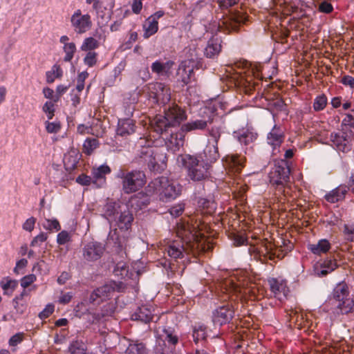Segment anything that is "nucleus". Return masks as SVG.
Wrapping results in <instances>:
<instances>
[{
  "instance_id": "f257e3e1",
  "label": "nucleus",
  "mask_w": 354,
  "mask_h": 354,
  "mask_svg": "<svg viewBox=\"0 0 354 354\" xmlns=\"http://www.w3.org/2000/svg\"><path fill=\"white\" fill-rule=\"evenodd\" d=\"M165 115H156L151 121V126L158 134L165 136V144L168 150L172 152L178 151L184 145L185 131L176 127L187 118L185 112L177 105L165 109Z\"/></svg>"
},
{
  "instance_id": "f03ea898",
  "label": "nucleus",
  "mask_w": 354,
  "mask_h": 354,
  "mask_svg": "<svg viewBox=\"0 0 354 354\" xmlns=\"http://www.w3.org/2000/svg\"><path fill=\"white\" fill-rule=\"evenodd\" d=\"M176 234L178 239L168 241L164 251L171 259L187 263L190 261L189 254L201 247L198 237L189 224L184 223L177 224Z\"/></svg>"
},
{
  "instance_id": "7ed1b4c3",
  "label": "nucleus",
  "mask_w": 354,
  "mask_h": 354,
  "mask_svg": "<svg viewBox=\"0 0 354 354\" xmlns=\"http://www.w3.org/2000/svg\"><path fill=\"white\" fill-rule=\"evenodd\" d=\"M261 66L260 64H252L248 62H240L226 68L227 77L237 86L249 88L254 84L252 83V77H261Z\"/></svg>"
},
{
  "instance_id": "20e7f679",
  "label": "nucleus",
  "mask_w": 354,
  "mask_h": 354,
  "mask_svg": "<svg viewBox=\"0 0 354 354\" xmlns=\"http://www.w3.org/2000/svg\"><path fill=\"white\" fill-rule=\"evenodd\" d=\"M290 169L285 162L275 164L269 173L270 183L275 189L274 196L278 202L284 203L289 201L290 187L289 181Z\"/></svg>"
},
{
  "instance_id": "39448f33",
  "label": "nucleus",
  "mask_w": 354,
  "mask_h": 354,
  "mask_svg": "<svg viewBox=\"0 0 354 354\" xmlns=\"http://www.w3.org/2000/svg\"><path fill=\"white\" fill-rule=\"evenodd\" d=\"M180 191L181 187L177 182L165 176L155 178L148 185L147 190L149 194L157 195L163 202L175 199Z\"/></svg>"
},
{
  "instance_id": "423d86ee",
  "label": "nucleus",
  "mask_w": 354,
  "mask_h": 354,
  "mask_svg": "<svg viewBox=\"0 0 354 354\" xmlns=\"http://www.w3.org/2000/svg\"><path fill=\"white\" fill-rule=\"evenodd\" d=\"M177 161L179 165L187 169V176L192 180L201 181L209 176V165L204 162L201 155H182L178 158Z\"/></svg>"
},
{
  "instance_id": "0eeeda50",
  "label": "nucleus",
  "mask_w": 354,
  "mask_h": 354,
  "mask_svg": "<svg viewBox=\"0 0 354 354\" xmlns=\"http://www.w3.org/2000/svg\"><path fill=\"white\" fill-rule=\"evenodd\" d=\"M225 110V104L218 100H214L203 109V113L207 114V118L192 120L182 126V129L185 132L203 130L206 129L209 124L213 123L215 115H220L224 113Z\"/></svg>"
},
{
  "instance_id": "6e6552de",
  "label": "nucleus",
  "mask_w": 354,
  "mask_h": 354,
  "mask_svg": "<svg viewBox=\"0 0 354 354\" xmlns=\"http://www.w3.org/2000/svg\"><path fill=\"white\" fill-rule=\"evenodd\" d=\"M115 178L122 179V190L126 194L136 192L145 183V175L140 171L127 172L120 169L115 174Z\"/></svg>"
},
{
  "instance_id": "1a4fd4ad",
  "label": "nucleus",
  "mask_w": 354,
  "mask_h": 354,
  "mask_svg": "<svg viewBox=\"0 0 354 354\" xmlns=\"http://www.w3.org/2000/svg\"><path fill=\"white\" fill-rule=\"evenodd\" d=\"M201 66V62L198 59L197 53L194 48L188 58L180 63L176 72L177 82H180L182 86L187 85L190 81L194 69Z\"/></svg>"
},
{
  "instance_id": "9d476101",
  "label": "nucleus",
  "mask_w": 354,
  "mask_h": 354,
  "mask_svg": "<svg viewBox=\"0 0 354 354\" xmlns=\"http://www.w3.org/2000/svg\"><path fill=\"white\" fill-rule=\"evenodd\" d=\"M144 92L153 104L165 105L171 100L170 88L161 82H151L144 87Z\"/></svg>"
},
{
  "instance_id": "9b49d317",
  "label": "nucleus",
  "mask_w": 354,
  "mask_h": 354,
  "mask_svg": "<svg viewBox=\"0 0 354 354\" xmlns=\"http://www.w3.org/2000/svg\"><path fill=\"white\" fill-rule=\"evenodd\" d=\"M122 285L121 282L110 281L95 289L90 295V303L95 304L110 299L115 292H120L122 290Z\"/></svg>"
},
{
  "instance_id": "f8f14e48",
  "label": "nucleus",
  "mask_w": 354,
  "mask_h": 354,
  "mask_svg": "<svg viewBox=\"0 0 354 354\" xmlns=\"http://www.w3.org/2000/svg\"><path fill=\"white\" fill-rule=\"evenodd\" d=\"M160 337L166 342L169 347L165 344V347L159 349L156 348V354H176L173 351L172 348L175 347L179 342V337L177 332L174 328L169 326H164L161 329V333L159 335Z\"/></svg>"
},
{
  "instance_id": "ddd939ff",
  "label": "nucleus",
  "mask_w": 354,
  "mask_h": 354,
  "mask_svg": "<svg viewBox=\"0 0 354 354\" xmlns=\"http://www.w3.org/2000/svg\"><path fill=\"white\" fill-rule=\"evenodd\" d=\"M347 131L342 129L330 133V141L332 146L338 151L346 153L351 150V138L353 134H348Z\"/></svg>"
},
{
  "instance_id": "4468645a",
  "label": "nucleus",
  "mask_w": 354,
  "mask_h": 354,
  "mask_svg": "<svg viewBox=\"0 0 354 354\" xmlns=\"http://www.w3.org/2000/svg\"><path fill=\"white\" fill-rule=\"evenodd\" d=\"M268 283L270 292L275 299L280 301H283L288 299L290 289L286 279L281 277H272L268 279Z\"/></svg>"
},
{
  "instance_id": "2eb2a0df",
  "label": "nucleus",
  "mask_w": 354,
  "mask_h": 354,
  "mask_svg": "<svg viewBox=\"0 0 354 354\" xmlns=\"http://www.w3.org/2000/svg\"><path fill=\"white\" fill-rule=\"evenodd\" d=\"M330 319L333 321L339 320L340 317L348 315L353 311L354 300L351 298L330 302Z\"/></svg>"
},
{
  "instance_id": "dca6fc26",
  "label": "nucleus",
  "mask_w": 354,
  "mask_h": 354,
  "mask_svg": "<svg viewBox=\"0 0 354 354\" xmlns=\"http://www.w3.org/2000/svg\"><path fill=\"white\" fill-rule=\"evenodd\" d=\"M71 24L74 31L77 34H83L92 27L90 15L82 13L80 9L76 10L71 17Z\"/></svg>"
},
{
  "instance_id": "f3484780",
  "label": "nucleus",
  "mask_w": 354,
  "mask_h": 354,
  "mask_svg": "<svg viewBox=\"0 0 354 354\" xmlns=\"http://www.w3.org/2000/svg\"><path fill=\"white\" fill-rule=\"evenodd\" d=\"M284 130L280 126L274 125L267 135V143L272 148V154L277 156L280 153V147L284 140Z\"/></svg>"
},
{
  "instance_id": "a211bd4d",
  "label": "nucleus",
  "mask_w": 354,
  "mask_h": 354,
  "mask_svg": "<svg viewBox=\"0 0 354 354\" xmlns=\"http://www.w3.org/2000/svg\"><path fill=\"white\" fill-rule=\"evenodd\" d=\"M104 252V245L97 241L87 243L83 248V257L88 261H95L101 258Z\"/></svg>"
},
{
  "instance_id": "6ab92c4d",
  "label": "nucleus",
  "mask_w": 354,
  "mask_h": 354,
  "mask_svg": "<svg viewBox=\"0 0 354 354\" xmlns=\"http://www.w3.org/2000/svg\"><path fill=\"white\" fill-rule=\"evenodd\" d=\"M165 15L163 10H158L151 15L142 25L144 38L147 39L156 34L158 30V19Z\"/></svg>"
},
{
  "instance_id": "aec40b11",
  "label": "nucleus",
  "mask_w": 354,
  "mask_h": 354,
  "mask_svg": "<svg viewBox=\"0 0 354 354\" xmlns=\"http://www.w3.org/2000/svg\"><path fill=\"white\" fill-rule=\"evenodd\" d=\"M234 310L228 305L222 306L213 311L212 322L214 325L222 326L232 319Z\"/></svg>"
},
{
  "instance_id": "412c9836",
  "label": "nucleus",
  "mask_w": 354,
  "mask_h": 354,
  "mask_svg": "<svg viewBox=\"0 0 354 354\" xmlns=\"http://www.w3.org/2000/svg\"><path fill=\"white\" fill-rule=\"evenodd\" d=\"M133 221L132 214L127 207H124V209H120L119 214L113 220V225L117 226L121 231H127L131 228Z\"/></svg>"
},
{
  "instance_id": "4be33fe9",
  "label": "nucleus",
  "mask_w": 354,
  "mask_h": 354,
  "mask_svg": "<svg viewBox=\"0 0 354 354\" xmlns=\"http://www.w3.org/2000/svg\"><path fill=\"white\" fill-rule=\"evenodd\" d=\"M111 171V168L106 164L93 167L91 176L93 185L97 188L102 187L106 183V176Z\"/></svg>"
},
{
  "instance_id": "5701e85b",
  "label": "nucleus",
  "mask_w": 354,
  "mask_h": 354,
  "mask_svg": "<svg viewBox=\"0 0 354 354\" xmlns=\"http://www.w3.org/2000/svg\"><path fill=\"white\" fill-rule=\"evenodd\" d=\"M135 121L131 118H120L118 122L116 133L122 137H127L136 132Z\"/></svg>"
},
{
  "instance_id": "b1692460",
  "label": "nucleus",
  "mask_w": 354,
  "mask_h": 354,
  "mask_svg": "<svg viewBox=\"0 0 354 354\" xmlns=\"http://www.w3.org/2000/svg\"><path fill=\"white\" fill-rule=\"evenodd\" d=\"M153 307L149 304L143 305L138 307L132 314L131 319L136 321H140L143 323H149L151 321L153 316Z\"/></svg>"
},
{
  "instance_id": "393cba45",
  "label": "nucleus",
  "mask_w": 354,
  "mask_h": 354,
  "mask_svg": "<svg viewBox=\"0 0 354 354\" xmlns=\"http://www.w3.org/2000/svg\"><path fill=\"white\" fill-rule=\"evenodd\" d=\"M337 268V264L335 260L326 259L315 265L314 272L316 276L322 277L334 271Z\"/></svg>"
},
{
  "instance_id": "a878e982",
  "label": "nucleus",
  "mask_w": 354,
  "mask_h": 354,
  "mask_svg": "<svg viewBox=\"0 0 354 354\" xmlns=\"http://www.w3.org/2000/svg\"><path fill=\"white\" fill-rule=\"evenodd\" d=\"M174 62L173 61H167L162 62L156 60L152 63L151 71L159 77H168L171 74V70Z\"/></svg>"
},
{
  "instance_id": "bb28decb",
  "label": "nucleus",
  "mask_w": 354,
  "mask_h": 354,
  "mask_svg": "<svg viewBox=\"0 0 354 354\" xmlns=\"http://www.w3.org/2000/svg\"><path fill=\"white\" fill-rule=\"evenodd\" d=\"M117 308V304L115 300H111L102 304L100 308L94 313L93 316L95 319L100 321L102 319H106L112 317Z\"/></svg>"
},
{
  "instance_id": "cd10ccee",
  "label": "nucleus",
  "mask_w": 354,
  "mask_h": 354,
  "mask_svg": "<svg viewBox=\"0 0 354 354\" xmlns=\"http://www.w3.org/2000/svg\"><path fill=\"white\" fill-rule=\"evenodd\" d=\"M234 137L241 145H248L257 138V133L252 129L243 128L234 132Z\"/></svg>"
},
{
  "instance_id": "c85d7f7f",
  "label": "nucleus",
  "mask_w": 354,
  "mask_h": 354,
  "mask_svg": "<svg viewBox=\"0 0 354 354\" xmlns=\"http://www.w3.org/2000/svg\"><path fill=\"white\" fill-rule=\"evenodd\" d=\"M221 51V39L220 37L213 35L208 40L207 46L204 50V55L207 58L217 57Z\"/></svg>"
},
{
  "instance_id": "c756f323",
  "label": "nucleus",
  "mask_w": 354,
  "mask_h": 354,
  "mask_svg": "<svg viewBox=\"0 0 354 354\" xmlns=\"http://www.w3.org/2000/svg\"><path fill=\"white\" fill-rule=\"evenodd\" d=\"M203 153L204 162L209 165L216 161L219 158L218 143H216V140H208Z\"/></svg>"
},
{
  "instance_id": "7c9ffc66",
  "label": "nucleus",
  "mask_w": 354,
  "mask_h": 354,
  "mask_svg": "<svg viewBox=\"0 0 354 354\" xmlns=\"http://www.w3.org/2000/svg\"><path fill=\"white\" fill-rule=\"evenodd\" d=\"M349 188L346 185H341L325 195V199L330 203H335L345 198Z\"/></svg>"
},
{
  "instance_id": "2f4dec72",
  "label": "nucleus",
  "mask_w": 354,
  "mask_h": 354,
  "mask_svg": "<svg viewBox=\"0 0 354 354\" xmlns=\"http://www.w3.org/2000/svg\"><path fill=\"white\" fill-rule=\"evenodd\" d=\"M146 344L139 339H128L125 354H148Z\"/></svg>"
},
{
  "instance_id": "473e14b6",
  "label": "nucleus",
  "mask_w": 354,
  "mask_h": 354,
  "mask_svg": "<svg viewBox=\"0 0 354 354\" xmlns=\"http://www.w3.org/2000/svg\"><path fill=\"white\" fill-rule=\"evenodd\" d=\"M121 207L115 202H109L103 207V214H102L105 218L111 225L113 224V220L119 214Z\"/></svg>"
},
{
  "instance_id": "72a5a7b5",
  "label": "nucleus",
  "mask_w": 354,
  "mask_h": 354,
  "mask_svg": "<svg viewBox=\"0 0 354 354\" xmlns=\"http://www.w3.org/2000/svg\"><path fill=\"white\" fill-rule=\"evenodd\" d=\"M140 158L147 164L151 170L156 169L157 162L153 148L149 147L142 148L140 151Z\"/></svg>"
},
{
  "instance_id": "f704fd0d",
  "label": "nucleus",
  "mask_w": 354,
  "mask_h": 354,
  "mask_svg": "<svg viewBox=\"0 0 354 354\" xmlns=\"http://www.w3.org/2000/svg\"><path fill=\"white\" fill-rule=\"evenodd\" d=\"M330 242L325 239H320L317 243L309 244L308 249L315 255L326 253L330 249Z\"/></svg>"
},
{
  "instance_id": "c9c22d12",
  "label": "nucleus",
  "mask_w": 354,
  "mask_h": 354,
  "mask_svg": "<svg viewBox=\"0 0 354 354\" xmlns=\"http://www.w3.org/2000/svg\"><path fill=\"white\" fill-rule=\"evenodd\" d=\"M349 290L347 285L344 283H338L333 291L332 297L330 299V303L332 301H339L344 299H348Z\"/></svg>"
},
{
  "instance_id": "e433bc0d",
  "label": "nucleus",
  "mask_w": 354,
  "mask_h": 354,
  "mask_svg": "<svg viewBox=\"0 0 354 354\" xmlns=\"http://www.w3.org/2000/svg\"><path fill=\"white\" fill-rule=\"evenodd\" d=\"M108 241H112L113 245L118 249V250H127V240L124 236H120L118 232L117 229L111 230L108 236Z\"/></svg>"
},
{
  "instance_id": "4c0bfd02",
  "label": "nucleus",
  "mask_w": 354,
  "mask_h": 354,
  "mask_svg": "<svg viewBox=\"0 0 354 354\" xmlns=\"http://www.w3.org/2000/svg\"><path fill=\"white\" fill-rule=\"evenodd\" d=\"M226 164L235 172H239L243 167L245 158L239 155H230L225 158Z\"/></svg>"
},
{
  "instance_id": "58836bf2",
  "label": "nucleus",
  "mask_w": 354,
  "mask_h": 354,
  "mask_svg": "<svg viewBox=\"0 0 354 354\" xmlns=\"http://www.w3.org/2000/svg\"><path fill=\"white\" fill-rule=\"evenodd\" d=\"M138 94L137 93H134L131 94V99L129 102H125L124 104V118H130L133 113L135 110V104L138 102Z\"/></svg>"
},
{
  "instance_id": "ea45409f",
  "label": "nucleus",
  "mask_w": 354,
  "mask_h": 354,
  "mask_svg": "<svg viewBox=\"0 0 354 354\" xmlns=\"http://www.w3.org/2000/svg\"><path fill=\"white\" fill-rule=\"evenodd\" d=\"M212 124L211 129L208 130V135L211 138L208 140H216V143H218L223 131L224 126L221 122H214V121Z\"/></svg>"
},
{
  "instance_id": "a19ab883",
  "label": "nucleus",
  "mask_w": 354,
  "mask_h": 354,
  "mask_svg": "<svg viewBox=\"0 0 354 354\" xmlns=\"http://www.w3.org/2000/svg\"><path fill=\"white\" fill-rule=\"evenodd\" d=\"M17 281L10 277H4L0 281V285L3 290L4 295H10L17 286Z\"/></svg>"
},
{
  "instance_id": "79ce46f5",
  "label": "nucleus",
  "mask_w": 354,
  "mask_h": 354,
  "mask_svg": "<svg viewBox=\"0 0 354 354\" xmlns=\"http://www.w3.org/2000/svg\"><path fill=\"white\" fill-rule=\"evenodd\" d=\"M79 156L75 151L65 154L63 162L66 169H73L77 166L79 161Z\"/></svg>"
},
{
  "instance_id": "37998d69",
  "label": "nucleus",
  "mask_w": 354,
  "mask_h": 354,
  "mask_svg": "<svg viewBox=\"0 0 354 354\" xmlns=\"http://www.w3.org/2000/svg\"><path fill=\"white\" fill-rule=\"evenodd\" d=\"M116 276L121 279H130L133 277V273L129 272V266L124 263H118L114 270Z\"/></svg>"
},
{
  "instance_id": "c03bdc74",
  "label": "nucleus",
  "mask_w": 354,
  "mask_h": 354,
  "mask_svg": "<svg viewBox=\"0 0 354 354\" xmlns=\"http://www.w3.org/2000/svg\"><path fill=\"white\" fill-rule=\"evenodd\" d=\"M99 46L100 43L96 39L92 37H88L84 39L80 48L82 51L90 52L97 48Z\"/></svg>"
},
{
  "instance_id": "a18cd8bd",
  "label": "nucleus",
  "mask_w": 354,
  "mask_h": 354,
  "mask_svg": "<svg viewBox=\"0 0 354 354\" xmlns=\"http://www.w3.org/2000/svg\"><path fill=\"white\" fill-rule=\"evenodd\" d=\"M62 75V70L61 67L55 64L50 71H47L46 73V82L49 84L53 83L55 78L60 77Z\"/></svg>"
},
{
  "instance_id": "49530a36",
  "label": "nucleus",
  "mask_w": 354,
  "mask_h": 354,
  "mask_svg": "<svg viewBox=\"0 0 354 354\" xmlns=\"http://www.w3.org/2000/svg\"><path fill=\"white\" fill-rule=\"evenodd\" d=\"M328 103V99L324 94L317 95L313 102V109L315 111H320L325 109Z\"/></svg>"
},
{
  "instance_id": "de8ad7c7",
  "label": "nucleus",
  "mask_w": 354,
  "mask_h": 354,
  "mask_svg": "<svg viewBox=\"0 0 354 354\" xmlns=\"http://www.w3.org/2000/svg\"><path fill=\"white\" fill-rule=\"evenodd\" d=\"M342 129L354 134V115L348 113L342 122Z\"/></svg>"
},
{
  "instance_id": "09e8293b",
  "label": "nucleus",
  "mask_w": 354,
  "mask_h": 354,
  "mask_svg": "<svg viewBox=\"0 0 354 354\" xmlns=\"http://www.w3.org/2000/svg\"><path fill=\"white\" fill-rule=\"evenodd\" d=\"M63 50L65 53L64 60L67 62H71L73 58L75 53L76 52V46L74 42L66 44L63 46Z\"/></svg>"
},
{
  "instance_id": "8fccbe9b",
  "label": "nucleus",
  "mask_w": 354,
  "mask_h": 354,
  "mask_svg": "<svg viewBox=\"0 0 354 354\" xmlns=\"http://www.w3.org/2000/svg\"><path fill=\"white\" fill-rule=\"evenodd\" d=\"M99 142L95 138H87L84 142L83 147L84 152L90 155L98 147Z\"/></svg>"
},
{
  "instance_id": "3c124183",
  "label": "nucleus",
  "mask_w": 354,
  "mask_h": 354,
  "mask_svg": "<svg viewBox=\"0 0 354 354\" xmlns=\"http://www.w3.org/2000/svg\"><path fill=\"white\" fill-rule=\"evenodd\" d=\"M192 336L196 343H198L201 339H204L205 338V327L203 325L194 326Z\"/></svg>"
},
{
  "instance_id": "603ef678",
  "label": "nucleus",
  "mask_w": 354,
  "mask_h": 354,
  "mask_svg": "<svg viewBox=\"0 0 354 354\" xmlns=\"http://www.w3.org/2000/svg\"><path fill=\"white\" fill-rule=\"evenodd\" d=\"M42 227L45 230L49 231H52L53 230L59 231L61 229L59 223L56 218H46L42 223Z\"/></svg>"
},
{
  "instance_id": "864d4df0",
  "label": "nucleus",
  "mask_w": 354,
  "mask_h": 354,
  "mask_svg": "<svg viewBox=\"0 0 354 354\" xmlns=\"http://www.w3.org/2000/svg\"><path fill=\"white\" fill-rule=\"evenodd\" d=\"M57 102L46 101L42 106V111L46 115L48 120H51L55 115V104Z\"/></svg>"
},
{
  "instance_id": "5fc2aeb1",
  "label": "nucleus",
  "mask_w": 354,
  "mask_h": 354,
  "mask_svg": "<svg viewBox=\"0 0 354 354\" xmlns=\"http://www.w3.org/2000/svg\"><path fill=\"white\" fill-rule=\"evenodd\" d=\"M198 204L203 209H206L208 213H212L216 209V203L214 200L208 198H201Z\"/></svg>"
},
{
  "instance_id": "6e6d98bb",
  "label": "nucleus",
  "mask_w": 354,
  "mask_h": 354,
  "mask_svg": "<svg viewBox=\"0 0 354 354\" xmlns=\"http://www.w3.org/2000/svg\"><path fill=\"white\" fill-rule=\"evenodd\" d=\"M88 77V73L86 71H82L78 74L77 77V84L75 90L78 93H81L84 88V82Z\"/></svg>"
},
{
  "instance_id": "4d7b16f0",
  "label": "nucleus",
  "mask_w": 354,
  "mask_h": 354,
  "mask_svg": "<svg viewBox=\"0 0 354 354\" xmlns=\"http://www.w3.org/2000/svg\"><path fill=\"white\" fill-rule=\"evenodd\" d=\"M343 232L347 241L354 242V223L345 224Z\"/></svg>"
},
{
  "instance_id": "13d9d810",
  "label": "nucleus",
  "mask_w": 354,
  "mask_h": 354,
  "mask_svg": "<svg viewBox=\"0 0 354 354\" xmlns=\"http://www.w3.org/2000/svg\"><path fill=\"white\" fill-rule=\"evenodd\" d=\"M71 241V233L66 231L62 230L59 233H58L57 236V243L59 245H64Z\"/></svg>"
},
{
  "instance_id": "bf43d9fd",
  "label": "nucleus",
  "mask_w": 354,
  "mask_h": 354,
  "mask_svg": "<svg viewBox=\"0 0 354 354\" xmlns=\"http://www.w3.org/2000/svg\"><path fill=\"white\" fill-rule=\"evenodd\" d=\"M87 4H92L93 9L98 17L104 18L102 3L99 0H86Z\"/></svg>"
},
{
  "instance_id": "052dcab7",
  "label": "nucleus",
  "mask_w": 354,
  "mask_h": 354,
  "mask_svg": "<svg viewBox=\"0 0 354 354\" xmlns=\"http://www.w3.org/2000/svg\"><path fill=\"white\" fill-rule=\"evenodd\" d=\"M45 127L46 131L49 133H57L60 129L61 125L59 122H49L46 121L45 122Z\"/></svg>"
},
{
  "instance_id": "680f3d73",
  "label": "nucleus",
  "mask_w": 354,
  "mask_h": 354,
  "mask_svg": "<svg viewBox=\"0 0 354 354\" xmlns=\"http://www.w3.org/2000/svg\"><path fill=\"white\" fill-rule=\"evenodd\" d=\"M48 238V235L46 233L40 232L37 236H36L30 243V245L32 247H39L41 245L42 243L46 241Z\"/></svg>"
},
{
  "instance_id": "e2e57ef3",
  "label": "nucleus",
  "mask_w": 354,
  "mask_h": 354,
  "mask_svg": "<svg viewBox=\"0 0 354 354\" xmlns=\"http://www.w3.org/2000/svg\"><path fill=\"white\" fill-rule=\"evenodd\" d=\"M97 53L93 51L88 52L84 58V62L89 67L93 66L97 62Z\"/></svg>"
},
{
  "instance_id": "0e129e2a",
  "label": "nucleus",
  "mask_w": 354,
  "mask_h": 354,
  "mask_svg": "<svg viewBox=\"0 0 354 354\" xmlns=\"http://www.w3.org/2000/svg\"><path fill=\"white\" fill-rule=\"evenodd\" d=\"M24 339V333H17L15 335H12L9 341L8 344L11 347H14L19 344Z\"/></svg>"
},
{
  "instance_id": "69168bd1",
  "label": "nucleus",
  "mask_w": 354,
  "mask_h": 354,
  "mask_svg": "<svg viewBox=\"0 0 354 354\" xmlns=\"http://www.w3.org/2000/svg\"><path fill=\"white\" fill-rule=\"evenodd\" d=\"M76 182L81 185H90L91 183L93 184V177L82 174L77 177Z\"/></svg>"
},
{
  "instance_id": "338daca9",
  "label": "nucleus",
  "mask_w": 354,
  "mask_h": 354,
  "mask_svg": "<svg viewBox=\"0 0 354 354\" xmlns=\"http://www.w3.org/2000/svg\"><path fill=\"white\" fill-rule=\"evenodd\" d=\"M42 93L45 98L49 100L48 101L53 102H59L58 100H55L56 94L52 88L49 87H44L42 90Z\"/></svg>"
},
{
  "instance_id": "774afa93",
  "label": "nucleus",
  "mask_w": 354,
  "mask_h": 354,
  "mask_svg": "<svg viewBox=\"0 0 354 354\" xmlns=\"http://www.w3.org/2000/svg\"><path fill=\"white\" fill-rule=\"evenodd\" d=\"M55 306L53 304H48L44 310L39 313V317L43 319L48 317L54 312Z\"/></svg>"
}]
</instances>
